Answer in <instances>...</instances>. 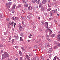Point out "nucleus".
Here are the masks:
<instances>
[{
	"instance_id": "33",
	"label": "nucleus",
	"mask_w": 60,
	"mask_h": 60,
	"mask_svg": "<svg viewBox=\"0 0 60 60\" xmlns=\"http://www.w3.org/2000/svg\"><path fill=\"white\" fill-rule=\"evenodd\" d=\"M49 50L50 51H52V49L51 48H49Z\"/></svg>"
},
{
	"instance_id": "8",
	"label": "nucleus",
	"mask_w": 60,
	"mask_h": 60,
	"mask_svg": "<svg viewBox=\"0 0 60 60\" xmlns=\"http://www.w3.org/2000/svg\"><path fill=\"white\" fill-rule=\"evenodd\" d=\"M45 26L46 28H48V26L49 23H48V22H46L45 23Z\"/></svg>"
},
{
	"instance_id": "27",
	"label": "nucleus",
	"mask_w": 60,
	"mask_h": 60,
	"mask_svg": "<svg viewBox=\"0 0 60 60\" xmlns=\"http://www.w3.org/2000/svg\"><path fill=\"white\" fill-rule=\"evenodd\" d=\"M23 4H26V2L25 0H23Z\"/></svg>"
},
{
	"instance_id": "44",
	"label": "nucleus",
	"mask_w": 60,
	"mask_h": 60,
	"mask_svg": "<svg viewBox=\"0 0 60 60\" xmlns=\"http://www.w3.org/2000/svg\"><path fill=\"white\" fill-rule=\"evenodd\" d=\"M12 3L11 2H10L9 3H8L9 4V5H11V4H12Z\"/></svg>"
},
{
	"instance_id": "52",
	"label": "nucleus",
	"mask_w": 60,
	"mask_h": 60,
	"mask_svg": "<svg viewBox=\"0 0 60 60\" xmlns=\"http://www.w3.org/2000/svg\"><path fill=\"white\" fill-rule=\"evenodd\" d=\"M47 40H48V41H50V39H49V38H47Z\"/></svg>"
},
{
	"instance_id": "30",
	"label": "nucleus",
	"mask_w": 60,
	"mask_h": 60,
	"mask_svg": "<svg viewBox=\"0 0 60 60\" xmlns=\"http://www.w3.org/2000/svg\"><path fill=\"white\" fill-rule=\"evenodd\" d=\"M58 47H60V43H59L58 44Z\"/></svg>"
},
{
	"instance_id": "45",
	"label": "nucleus",
	"mask_w": 60,
	"mask_h": 60,
	"mask_svg": "<svg viewBox=\"0 0 60 60\" xmlns=\"http://www.w3.org/2000/svg\"><path fill=\"white\" fill-rule=\"evenodd\" d=\"M14 1H15V3H16L17 1V0H14Z\"/></svg>"
},
{
	"instance_id": "35",
	"label": "nucleus",
	"mask_w": 60,
	"mask_h": 60,
	"mask_svg": "<svg viewBox=\"0 0 60 60\" xmlns=\"http://www.w3.org/2000/svg\"><path fill=\"white\" fill-rule=\"evenodd\" d=\"M48 7H51V6H50L48 4Z\"/></svg>"
},
{
	"instance_id": "19",
	"label": "nucleus",
	"mask_w": 60,
	"mask_h": 60,
	"mask_svg": "<svg viewBox=\"0 0 60 60\" xmlns=\"http://www.w3.org/2000/svg\"><path fill=\"white\" fill-rule=\"evenodd\" d=\"M20 40L21 41H23V39H22V37H20Z\"/></svg>"
},
{
	"instance_id": "5",
	"label": "nucleus",
	"mask_w": 60,
	"mask_h": 60,
	"mask_svg": "<svg viewBox=\"0 0 60 60\" xmlns=\"http://www.w3.org/2000/svg\"><path fill=\"white\" fill-rule=\"evenodd\" d=\"M45 8L44 7L42 6L41 7V11H45Z\"/></svg>"
},
{
	"instance_id": "57",
	"label": "nucleus",
	"mask_w": 60,
	"mask_h": 60,
	"mask_svg": "<svg viewBox=\"0 0 60 60\" xmlns=\"http://www.w3.org/2000/svg\"><path fill=\"white\" fill-rule=\"evenodd\" d=\"M12 20H14V17H12Z\"/></svg>"
},
{
	"instance_id": "61",
	"label": "nucleus",
	"mask_w": 60,
	"mask_h": 60,
	"mask_svg": "<svg viewBox=\"0 0 60 60\" xmlns=\"http://www.w3.org/2000/svg\"><path fill=\"white\" fill-rule=\"evenodd\" d=\"M15 47L16 48V49H17L18 47L17 46H15Z\"/></svg>"
},
{
	"instance_id": "38",
	"label": "nucleus",
	"mask_w": 60,
	"mask_h": 60,
	"mask_svg": "<svg viewBox=\"0 0 60 60\" xmlns=\"http://www.w3.org/2000/svg\"><path fill=\"white\" fill-rule=\"evenodd\" d=\"M0 48H2V47H3V45H2V44H0Z\"/></svg>"
},
{
	"instance_id": "42",
	"label": "nucleus",
	"mask_w": 60,
	"mask_h": 60,
	"mask_svg": "<svg viewBox=\"0 0 60 60\" xmlns=\"http://www.w3.org/2000/svg\"><path fill=\"white\" fill-rule=\"evenodd\" d=\"M50 15L51 16L52 15V13L50 12Z\"/></svg>"
},
{
	"instance_id": "18",
	"label": "nucleus",
	"mask_w": 60,
	"mask_h": 60,
	"mask_svg": "<svg viewBox=\"0 0 60 60\" xmlns=\"http://www.w3.org/2000/svg\"><path fill=\"white\" fill-rule=\"evenodd\" d=\"M26 57L27 58L28 57V58H30V57L28 55H26Z\"/></svg>"
},
{
	"instance_id": "9",
	"label": "nucleus",
	"mask_w": 60,
	"mask_h": 60,
	"mask_svg": "<svg viewBox=\"0 0 60 60\" xmlns=\"http://www.w3.org/2000/svg\"><path fill=\"white\" fill-rule=\"evenodd\" d=\"M24 5L25 7H28V4H24Z\"/></svg>"
},
{
	"instance_id": "17",
	"label": "nucleus",
	"mask_w": 60,
	"mask_h": 60,
	"mask_svg": "<svg viewBox=\"0 0 60 60\" xmlns=\"http://www.w3.org/2000/svg\"><path fill=\"white\" fill-rule=\"evenodd\" d=\"M27 17L28 19H30L32 17V16L30 15H29L27 16Z\"/></svg>"
},
{
	"instance_id": "16",
	"label": "nucleus",
	"mask_w": 60,
	"mask_h": 60,
	"mask_svg": "<svg viewBox=\"0 0 60 60\" xmlns=\"http://www.w3.org/2000/svg\"><path fill=\"white\" fill-rule=\"evenodd\" d=\"M21 7V6L20 5H19L17 7V8H20V7Z\"/></svg>"
},
{
	"instance_id": "47",
	"label": "nucleus",
	"mask_w": 60,
	"mask_h": 60,
	"mask_svg": "<svg viewBox=\"0 0 60 60\" xmlns=\"http://www.w3.org/2000/svg\"><path fill=\"white\" fill-rule=\"evenodd\" d=\"M16 25V23H14V27H15V26Z\"/></svg>"
},
{
	"instance_id": "22",
	"label": "nucleus",
	"mask_w": 60,
	"mask_h": 60,
	"mask_svg": "<svg viewBox=\"0 0 60 60\" xmlns=\"http://www.w3.org/2000/svg\"><path fill=\"white\" fill-rule=\"evenodd\" d=\"M39 6L40 7L42 6V4H39Z\"/></svg>"
},
{
	"instance_id": "49",
	"label": "nucleus",
	"mask_w": 60,
	"mask_h": 60,
	"mask_svg": "<svg viewBox=\"0 0 60 60\" xmlns=\"http://www.w3.org/2000/svg\"><path fill=\"white\" fill-rule=\"evenodd\" d=\"M51 52H52V51H50V50H49V53H51Z\"/></svg>"
},
{
	"instance_id": "40",
	"label": "nucleus",
	"mask_w": 60,
	"mask_h": 60,
	"mask_svg": "<svg viewBox=\"0 0 60 60\" xmlns=\"http://www.w3.org/2000/svg\"><path fill=\"white\" fill-rule=\"evenodd\" d=\"M19 58H20V60H22V57H20Z\"/></svg>"
},
{
	"instance_id": "14",
	"label": "nucleus",
	"mask_w": 60,
	"mask_h": 60,
	"mask_svg": "<svg viewBox=\"0 0 60 60\" xmlns=\"http://www.w3.org/2000/svg\"><path fill=\"white\" fill-rule=\"evenodd\" d=\"M35 2H36V1L35 0H32V2L33 4L34 3H35Z\"/></svg>"
},
{
	"instance_id": "36",
	"label": "nucleus",
	"mask_w": 60,
	"mask_h": 60,
	"mask_svg": "<svg viewBox=\"0 0 60 60\" xmlns=\"http://www.w3.org/2000/svg\"><path fill=\"white\" fill-rule=\"evenodd\" d=\"M34 22H33L31 23V25L32 26H34Z\"/></svg>"
},
{
	"instance_id": "41",
	"label": "nucleus",
	"mask_w": 60,
	"mask_h": 60,
	"mask_svg": "<svg viewBox=\"0 0 60 60\" xmlns=\"http://www.w3.org/2000/svg\"><path fill=\"white\" fill-rule=\"evenodd\" d=\"M52 20V18H50V19H49V21H50V20Z\"/></svg>"
},
{
	"instance_id": "34",
	"label": "nucleus",
	"mask_w": 60,
	"mask_h": 60,
	"mask_svg": "<svg viewBox=\"0 0 60 60\" xmlns=\"http://www.w3.org/2000/svg\"><path fill=\"white\" fill-rule=\"evenodd\" d=\"M55 42L54 44H57V41H55Z\"/></svg>"
},
{
	"instance_id": "56",
	"label": "nucleus",
	"mask_w": 60,
	"mask_h": 60,
	"mask_svg": "<svg viewBox=\"0 0 60 60\" xmlns=\"http://www.w3.org/2000/svg\"><path fill=\"white\" fill-rule=\"evenodd\" d=\"M16 17H15V19H14V20L15 21V20H16Z\"/></svg>"
},
{
	"instance_id": "7",
	"label": "nucleus",
	"mask_w": 60,
	"mask_h": 60,
	"mask_svg": "<svg viewBox=\"0 0 60 60\" xmlns=\"http://www.w3.org/2000/svg\"><path fill=\"white\" fill-rule=\"evenodd\" d=\"M47 3V0H43L42 2V4H45Z\"/></svg>"
},
{
	"instance_id": "1",
	"label": "nucleus",
	"mask_w": 60,
	"mask_h": 60,
	"mask_svg": "<svg viewBox=\"0 0 60 60\" xmlns=\"http://www.w3.org/2000/svg\"><path fill=\"white\" fill-rule=\"evenodd\" d=\"M8 57H9V54L7 53V52H5L4 54H3L2 56V60H3V59H4L5 58Z\"/></svg>"
},
{
	"instance_id": "54",
	"label": "nucleus",
	"mask_w": 60,
	"mask_h": 60,
	"mask_svg": "<svg viewBox=\"0 0 60 60\" xmlns=\"http://www.w3.org/2000/svg\"><path fill=\"white\" fill-rule=\"evenodd\" d=\"M57 59L58 60H60V59H59V58L58 57H57Z\"/></svg>"
},
{
	"instance_id": "64",
	"label": "nucleus",
	"mask_w": 60,
	"mask_h": 60,
	"mask_svg": "<svg viewBox=\"0 0 60 60\" xmlns=\"http://www.w3.org/2000/svg\"><path fill=\"white\" fill-rule=\"evenodd\" d=\"M29 38H31V37H30V36H29L28 37Z\"/></svg>"
},
{
	"instance_id": "55",
	"label": "nucleus",
	"mask_w": 60,
	"mask_h": 60,
	"mask_svg": "<svg viewBox=\"0 0 60 60\" xmlns=\"http://www.w3.org/2000/svg\"><path fill=\"white\" fill-rule=\"evenodd\" d=\"M34 58H32V59H31V60H34Z\"/></svg>"
},
{
	"instance_id": "31",
	"label": "nucleus",
	"mask_w": 60,
	"mask_h": 60,
	"mask_svg": "<svg viewBox=\"0 0 60 60\" xmlns=\"http://www.w3.org/2000/svg\"><path fill=\"white\" fill-rule=\"evenodd\" d=\"M49 58H51V56H52L51 54L50 55H49Z\"/></svg>"
},
{
	"instance_id": "13",
	"label": "nucleus",
	"mask_w": 60,
	"mask_h": 60,
	"mask_svg": "<svg viewBox=\"0 0 60 60\" xmlns=\"http://www.w3.org/2000/svg\"><path fill=\"white\" fill-rule=\"evenodd\" d=\"M31 6H29L28 7V10H29V11H30V10H31V9L30 8H31Z\"/></svg>"
},
{
	"instance_id": "37",
	"label": "nucleus",
	"mask_w": 60,
	"mask_h": 60,
	"mask_svg": "<svg viewBox=\"0 0 60 60\" xmlns=\"http://www.w3.org/2000/svg\"><path fill=\"white\" fill-rule=\"evenodd\" d=\"M9 5V3H7L6 4V6H7V5Z\"/></svg>"
},
{
	"instance_id": "62",
	"label": "nucleus",
	"mask_w": 60,
	"mask_h": 60,
	"mask_svg": "<svg viewBox=\"0 0 60 60\" xmlns=\"http://www.w3.org/2000/svg\"><path fill=\"white\" fill-rule=\"evenodd\" d=\"M19 26H21V24L20 23H19Z\"/></svg>"
},
{
	"instance_id": "43",
	"label": "nucleus",
	"mask_w": 60,
	"mask_h": 60,
	"mask_svg": "<svg viewBox=\"0 0 60 60\" xmlns=\"http://www.w3.org/2000/svg\"><path fill=\"white\" fill-rule=\"evenodd\" d=\"M2 17V14H0V17L1 18Z\"/></svg>"
},
{
	"instance_id": "23",
	"label": "nucleus",
	"mask_w": 60,
	"mask_h": 60,
	"mask_svg": "<svg viewBox=\"0 0 60 60\" xmlns=\"http://www.w3.org/2000/svg\"><path fill=\"white\" fill-rule=\"evenodd\" d=\"M19 53L20 55V56H21V54H22V52H21L19 51Z\"/></svg>"
},
{
	"instance_id": "6",
	"label": "nucleus",
	"mask_w": 60,
	"mask_h": 60,
	"mask_svg": "<svg viewBox=\"0 0 60 60\" xmlns=\"http://www.w3.org/2000/svg\"><path fill=\"white\" fill-rule=\"evenodd\" d=\"M60 34H58L57 35V37H56V38H57L58 41H60Z\"/></svg>"
},
{
	"instance_id": "29",
	"label": "nucleus",
	"mask_w": 60,
	"mask_h": 60,
	"mask_svg": "<svg viewBox=\"0 0 60 60\" xmlns=\"http://www.w3.org/2000/svg\"><path fill=\"white\" fill-rule=\"evenodd\" d=\"M22 19L23 20H24V21H26V19L25 18H24V17H22Z\"/></svg>"
},
{
	"instance_id": "3",
	"label": "nucleus",
	"mask_w": 60,
	"mask_h": 60,
	"mask_svg": "<svg viewBox=\"0 0 60 60\" xmlns=\"http://www.w3.org/2000/svg\"><path fill=\"white\" fill-rule=\"evenodd\" d=\"M16 4H13V6L12 7V8L11 9V11L13 13H14L15 12L13 10H14L15 9V7L16 6Z\"/></svg>"
},
{
	"instance_id": "10",
	"label": "nucleus",
	"mask_w": 60,
	"mask_h": 60,
	"mask_svg": "<svg viewBox=\"0 0 60 60\" xmlns=\"http://www.w3.org/2000/svg\"><path fill=\"white\" fill-rule=\"evenodd\" d=\"M14 22H11V21H9V23L10 25H12L13 23Z\"/></svg>"
},
{
	"instance_id": "48",
	"label": "nucleus",
	"mask_w": 60,
	"mask_h": 60,
	"mask_svg": "<svg viewBox=\"0 0 60 60\" xmlns=\"http://www.w3.org/2000/svg\"><path fill=\"white\" fill-rule=\"evenodd\" d=\"M38 19L40 20V19H41V18H40V17H38Z\"/></svg>"
},
{
	"instance_id": "50",
	"label": "nucleus",
	"mask_w": 60,
	"mask_h": 60,
	"mask_svg": "<svg viewBox=\"0 0 60 60\" xmlns=\"http://www.w3.org/2000/svg\"><path fill=\"white\" fill-rule=\"evenodd\" d=\"M44 15L45 16H47V13H45Z\"/></svg>"
},
{
	"instance_id": "46",
	"label": "nucleus",
	"mask_w": 60,
	"mask_h": 60,
	"mask_svg": "<svg viewBox=\"0 0 60 60\" xmlns=\"http://www.w3.org/2000/svg\"><path fill=\"white\" fill-rule=\"evenodd\" d=\"M14 39H13L12 40V43H13V42H14Z\"/></svg>"
},
{
	"instance_id": "12",
	"label": "nucleus",
	"mask_w": 60,
	"mask_h": 60,
	"mask_svg": "<svg viewBox=\"0 0 60 60\" xmlns=\"http://www.w3.org/2000/svg\"><path fill=\"white\" fill-rule=\"evenodd\" d=\"M54 49H58V47H57V46H56L55 47H54Z\"/></svg>"
},
{
	"instance_id": "21",
	"label": "nucleus",
	"mask_w": 60,
	"mask_h": 60,
	"mask_svg": "<svg viewBox=\"0 0 60 60\" xmlns=\"http://www.w3.org/2000/svg\"><path fill=\"white\" fill-rule=\"evenodd\" d=\"M41 22L42 23V25H44L45 23H44V22H43V21H41Z\"/></svg>"
},
{
	"instance_id": "63",
	"label": "nucleus",
	"mask_w": 60,
	"mask_h": 60,
	"mask_svg": "<svg viewBox=\"0 0 60 60\" xmlns=\"http://www.w3.org/2000/svg\"><path fill=\"white\" fill-rule=\"evenodd\" d=\"M39 42L38 41H36V43H38Z\"/></svg>"
},
{
	"instance_id": "4",
	"label": "nucleus",
	"mask_w": 60,
	"mask_h": 60,
	"mask_svg": "<svg viewBox=\"0 0 60 60\" xmlns=\"http://www.w3.org/2000/svg\"><path fill=\"white\" fill-rule=\"evenodd\" d=\"M51 11L52 13H57V9H56L55 10H52Z\"/></svg>"
},
{
	"instance_id": "2",
	"label": "nucleus",
	"mask_w": 60,
	"mask_h": 60,
	"mask_svg": "<svg viewBox=\"0 0 60 60\" xmlns=\"http://www.w3.org/2000/svg\"><path fill=\"white\" fill-rule=\"evenodd\" d=\"M48 30L49 31V35L50 36H52V37H54V36H55V34H53L52 35H51V34H52V32L51 30H50L49 28H47V31L48 32Z\"/></svg>"
},
{
	"instance_id": "53",
	"label": "nucleus",
	"mask_w": 60,
	"mask_h": 60,
	"mask_svg": "<svg viewBox=\"0 0 60 60\" xmlns=\"http://www.w3.org/2000/svg\"><path fill=\"white\" fill-rule=\"evenodd\" d=\"M30 41H31V40H28L27 41L28 42H30Z\"/></svg>"
},
{
	"instance_id": "15",
	"label": "nucleus",
	"mask_w": 60,
	"mask_h": 60,
	"mask_svg": "<svg viewBox=\"0 0 60 60\" xmlns=\"http://www.w3.org/2000/svg\"><path fill=\"white\" fill-rule=\"evenodd\" d=\"M41 57L42 60H44V57L43 56H41Z\"/></svg>"
},
{
	"instance_id": "11",
	"label": "nucleus",
	"mask_w": 60,
	"mask_h": 60,
	"mask_svg": "<svg viewBox=\"0 0 60 60\" xmlns=\"http://www.w3.org/2000/svg\"><path fill=\"white\" fill-rule=\"evenodd\" d=\"M49 46V43H47L46 44L45 46V47H48Z\"/></svg>"
},
{
	"instance_id": "39",
	"label": "nucleus",
	"mask_w": 60,
	"mask_h": 60,
	"mask_svg": "<svg viewBox=\"0 0 60 60\" xmlns=\"http://www.w3.org/2000/svg\"><path fill=\"white\" fill-rule=\"evenodd\" d=\"M29 56H32V54H31V53H30L29 54Z\"/></svg>"
},
{
	"instance_id": "20",
	"label": "nucleus",
	"mask_w": 60,
	"mask_h": 60,
	"mask_svg": "<svg viewBox=\"0 0 60 60\" xmlns=\"http://www.w3.org/2000/svg\"><path fill=\"white\" fill-rule=\"evenodd\" d=\"M51 10V8H49L47 9V11H50Z\"/></svg>"
},
{
	"instance_id": "60",
	"label": "nucleus",
	"mask_w": 60,
	"mask_h": 60,
	"mask_svg": "<svg viewBox=\"0 0 60 60\" xmlns=\"http://www.w3.org/2000/svg\"><path fill=\"white\" fill-rule=\"evenodd\" d=\"M15 60H18V58H16Z\"/></svg>"
},
{
	"instance_id": "28",
	"label": "nucleus",
	"mask_w": 60,
	"mask_h": 60,
	"mask_svg": "<svg viewBox=\"0 0 60 60\" xmlns=\"http://www.w3.org/2000/svg\"><path fill=\"white\" fill-rule=\"evenodd\" d=\"M6 20H7V21H9L10 20V19L9 18H7L6 19Z\"/></svg>"
},
{
	"instance_id": "26",
	"label": "nucleus",
	"mask_w": 60,
	"mask_h": 60,
	"mask_svg": "<svg viewBox=\"0 0 60 60\" xmlns=\"http://www.w3.org/2000/svg\"><path fill=\"white\" fill-rule=\"evenodd\" d=\"M21 48L22 49V50H23V51H24V50H25V49H24V47H21Z\"/></svg>"
},
{
	"instance_id": "32",
	"label": "nucleus",
	"mask_w": 60,
	"mask_h": 60,
	"mask_svg": "<svg viewBox=\"0 0 60 60\" xmlns=\"http://www.w3.org/2000/svg\"><path fill=\"white\" fill-rule=\"evenodd\" d=\"M56 56H55L54 57V58L53 59V60H56Z\"/></svg>"
},
{
	"instance_id": "51",
	"label": "nucleus",
	"mask_w": 60,
	"mask_h": 60,
	"mask_svg": "<svg viewBox=\"0 0 60 60\" xmlns=\"http://www.w3.org/2000/svg\"><path fill=\"white\" fill-rule=\"evenodd\" d=\"M14 37L15 38H17L18 37V36H16L15 35Z\"/></svg>"
},
{
	"instance_id": "24",
	"label": "nucleus",
	"mask_w": 60,
	"mask_h": 60,
	"mask_svg": "<svg viewBox=\"0 0 60 60\" xmlns=\"http://www.w3.org/2000/svg\"><path fill=\"white\" fill-rule=\"evenodd\" d=\"M36 3L37 4H39V3H40V1H39L38 0L36 2Z\"/></svg>"
},
{
	"instance_id": "59",
	"label": "nucleus",
	"mask_w": 60,
	"mask_h": 60,
	"mask_svg": "<svg viewBox=\"0 0 60 60\" xmlns=\"http://www.w3.org/2000/svg\"><path fill=\"white\" fill-rule=\"evenodd\" d=\"M50 1V0H48V2L49 3Z\"/></svg>"
},
{
	"instance_id": "25",
	"label": "nucleus",
	"mask_w": 60,
	"mask_h": 60,
	"mask_svg": "<svg viewBox=\"0 0 60 60\" xmlns=\"http://www.w3.org/2000/svg\"><path fill=\"white\" fill-rule=\"evenodd\" d=\"M20 35L22 37H23L24 36V34L22 33H21Z\"/></svg>"
},
{
	"instance_id": "58",
	"label": "nucleus",
	"mask_w": 60,
	"mask_h": 60,
	"mask_svg": "<svg viewBox=\"0 0 60 60\" xmlns=\"http://www.w3.org/2000/svg\"><path fill=\"white\" fill-rule=\"evenodd\" d=\"M46 37H49V36L47 35H46Z\"/></svg>"
}]
</instances>
